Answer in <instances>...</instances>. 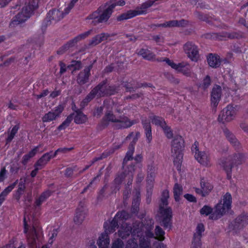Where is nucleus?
<instances>
[{
  "label": "nucleus",
  "instance_id": "dca6fc26",
  "mask_svg": "<svg viewBox=\"0 0 248 248\" xmlns=\"http://www.w3.org/2000/svg\"><path fill=\"white\" fill-rule=\"evenodd\" d=\"M198 146L199 143L195 141L191 147V150L193 153L195 152V157L199 163L203 165H206L208 161L207 155L205 153L200 152Z\"/></svg>",
  "mask_w": 248,
  "mask_h": 248
},
{
  "label": "nucleus",
  "instance_id": "a18cd8bd",
  "mask_svg": "<svg viewBox=\"0 0 248 248\" xmlns=\"http://www.w3.org/2000/svg\"><path fill=\"white\" fill-rule=\"evenodd\" d=\"M116 215H118V219L121 222V224L125 223L124 221L127 220L130 217V215L124 210L118 212Z\"/></svg>",
  "mask_w": 248,
  "mask_h": 248
},
{
  "label": "nucleus",
  "instance_id": "6ab92c4d",
  "mask_svg": "<svg viewBox=\"0 0 248 248\" xmlns=\"http://www.w3.org/2000/svg\"><path fill=\"white\" fill-rule=\"evenodd\" d=\"M222 95V89L220 86L215 85L211 93V103L216 108L220 100Z\"/></svg>",
  "mask_w": 248,
  "mask_h": 248
},
{
  "label": "nucleus",
  "instance_id": "a211bd4d",
  "mask_svg": "<svg viewBox=\"0 0 248 248\" xmlns=\"http://www.w3.org/2000/svg\"><path fill=\"white\" fill-rule=\"evenodd\" d=\"M134 81H131L129 82L128 81L124 82V87L125 88L126 92H133L136 89L141 87H150L155 88L152 84L150 83L143 82L140 83L137 82L136 85H134Z\"/></svg>",
  "mask_w": 248,
  "mask_h": 248
},
{
  "label": "nucleus",
  "instance_id": "1a4fd4ad",
  "mask_svg": "<svg viewBox=\"0 0 248 248\" xmlns=\"http://www.w3.org/2000/svg\"><path fill=\"white\" fill-rule=\"evenodd\" d=\"M248 224V213H243L229 224L230 230L237 232Z\"/></svg>",
  "mask_w": 248,
  "mask_h": 248
},
{
  "label": "nucleus",
  "instance_id": "9b49d317",
  "mask_svg": "<svg viewBox=\"0 0 248 248\" xmlns=\"http://www.w3.org/2000/svg\"><path fill=\"white\" fill-rule=\"evenodd\" d=\"M184 49L188 57L193 62H197L199 58L198 48L194 43L188 42L184 46Z\"/></svg>",
  "mask_w": 248,
  "mask_h": 248
},
{
  "label": "nucleus",
  "instance_id": "7ed1b4c3",
  "mask_svg": "<svg viewBox=\"0 0 248 248\" xmlns=\"http://www.w3.org/2000/svg\"><path fill=\"white\" fill-rule=\"evenodd\" d=\"M80 110V109H78L77 111L70 114L62 124L58 127V129L60 131L65 129L69 126L73 119L74 120V122L77 124L85 123L87 120V117L86 115L83 114Z\"/></svg>",
  "mask_w": 248,
  "mask_h": 248
},
{
  "label": "nucleus",
  "instance_id": "bf43d9fd",
  "mask_svg": "<svg viewBox=\"0 0 248 248\" xmlns=\"http://www.w3.org/2000/svg\"><path fill=\"white\" fill-rule=\"evenodd\" d=\"M201 237L193 236V240L192 242L193 248H200L201 246Z\"/></svg>",
  "mask_w": 248,
  "mask_h": 248
},
{
  "label": "nucleus",
  "instance_id": "e433bc0d",
  "mask_svg": "<svg viewBox=\"0 0 248 248\" xmlns=\"http://www.w3.org/2000/svg\"><path fill=\"white\" fill-rule=\"evenodd\" d=\"M203 180V179L201 180V186L203 190V197H205L211 192L213 186L209 183L205 182Z\"/></svg>",
  "mask_w": 248,
  "mask_h": 248
},
{
  "label": "nucleus",
  "instance_id": "58836bf2",
  "mask_svg": "<svg viewBox=\"0 0 248 248\" xmlns=\"http://www.w3.org/2000/svg\"><path fill=\"white\" fill-rule=\"evenodd\" d=\"M183 187L181 186L176 183L173 187V195L175 201L177 202L180 200V196L183 194Z\"/></svg>",
  "mask_w": 248,
  "mask_h": 248
},
{
  "label": "nucleus",
  "instance_id": "b1692460",
  "mask_svg": "<svg viewBox=\"0 0 248 248\" xmlns=\"http://www.w3.org/2000/svg\"><path fill=\"white\" fill-rule=\"evenodd\" d=\"M101 88V85H97L91 92L87 95L84 99L80 102V108H84L88 103L95 97L98 96V91Z\"/></svg>",
  "mask_w": 248,
  "mask_h": 248
},
{
  "label": "nucleus",
  "instance_id": "49530a36",
  "mask_svg": "<svg viewBox=\"0 0 248 248\" xmlns=\"http://www.w3.org/2000/svg\"><path fill=\"white\" fill-rule=\"evenodd\" d=\"M155 234L156 236V238L159 241H163L165 239V232L160 226H156L155 227Z\"/></svg>",
  "mask_w": 248,
  "mask_h": 248
},
{
  "label": "nucleus",
  "instance_id": "c03bdc74",
  "mask_svg": "<svg viewBox=\"0 0 248 248\" xmlns=\"http://www.w3.org/2000/svg\"><path fill=\"white\" fill-rule=\"evenodd\" d=\"M128 169V181L127 182V185L128 186L131 185L133 181V172L135 171V165L133 164L129 165L127 167Z\"/></svg>",
  "mask_w": 248,
  "mask_h": 248
},
{
  "label": "nucleus",
  "instance_id": "f3484780",
  "mask_svg": "<svg viewBox=\"0 0 248 248\" xmlns=\"http://www.w3.org/2000/svg\"><path fill=\"white\" fill-rule=\"evenodd\" d=\"M184 147V141L182 136H175L171 144V152L176 154V157L180 156L182 148Z\"/></svg>",
  "mask_w": 248,
  "mask_h": 248
},
{
  "label": "nucleus",
  "instance_id": "39448f33",
  "mask_svg": "<svg viewBox=\"0 0 248 248\" xmlns=\"http://www.w3.org/2000/svg\"><path fill=\"white\" fill-rule=\"evenodd\" d=\"M92 31V30H90L75 37L73 39L69 40L66 44L60 47L57 50V53L58 55L63 54L70 48L76 46L78 42L87 38L91 34Z\"/></svg>",
  "mask_w": 248,
  "mask_h": 248
},
{
  "label": "nucleus",
  "instance_id": "338daca9",
  "mask_svg": "<svg viewBox=\"0 0 248 248\" xmlns=\"http://www.w3.org/2000/svg\"><path fill=\"white\" fill-rule=\"evenodd\" d=\"M177 20H172L164 22L165 28L176 27Z\"/></svg>",
  "mask_w": 248,
  "mask_h": 248
},
{
  "label": "nucleus",
  "instance_id": "6e6552de",
  "mask_svg": "<svg viewBox=\"0 0 248 248\" xmlns=\"http://www.w3.org/2000/svg\"><path fill=\"white\" fill-rule=\"evenodd\" d=\"M107 79L103 80L98 85H101V88L98 91V96L102 97L114 95L119 91V86L111 85L107 86Z\"/></svg>",
  "mask_w": 248,
  "mask_h": 248
},
{
  "label": "nucleus",
  "instance_id": "37998d69",
  "mask_svg": "<svg viewBox=\"0 0 248 248\" xmlns=\"http://www.w3.org/2000/svg\"><path fill=\"white\" fill-rule=\"evenodd\" d=\"M51 194V192L49 190L43 192L40 196L36 200L35 206H39L41 204L45 202L47 198H48Z\"/></svg>",
  "mask_w": 248,
  "mask_h": 248
},
{
  "label": "nucleus",
  "instance_id": "8fccbe9b",
  "mask_svg": "<svg viewBox=\"0 0 248 248\" xmlns=\"http://www.w3.org/2000/svg\"><path fill=\"white\" fill-rule=\"evenodd\" d=\"M82 66L81 62L80 61L72 60L68 68H73V70H78L81 69Z\"/></svg>",
  "mask_w": 248,
  "mask_h": 248
},
{
  "label": "nucleus",
  "instance_id": "72a5a7b5",
  "mask_svg": "<svg viewBox=\"0 0 248 248\" xmlns=\"http://www.w3.org/2000/svg\"><path fill=\"white\" fill-rule=\"evenodd\" d=\"M62 111H58V109H55L54 111H49L46 113L42 118L43 122H49L55 120L59 117Z\"/></svg>",
  "mask_w": 248,
  "mask_h": 248
},
{
  "label": "nucleus",
  "instance_id": "4d7b16f0",
  "mask_svg": "<svg viewBox=\"0 0 248 248\" xmlns=\"http://www.w3.org/2000/svg\"><path fill=\"white\" fill-rule=\"evenodd\" d=\"M204 231V225L202 223L199 224L196 228V232L194 234V236L197 237H202V233Z\"/></svg>",
  "mask_w": 248,
  "mask_h": 248
},
{
  "label": "nucleus",
  "instance_id": "f704fd0d",
  "mask_svg": "<svg viewBox=\"0 0 248 248\" xmlns=\"http://www.w3.org/2000/svg\"><path fill=\"white\" fill-rule=\"evenodd\" d=\"M138 54L141 56L144 59L148 61H153L155 57V55L153 52L145 48L140 49Z\"/></svg>",
  "mask_w": 248,
  "mask_h": 248
},
{
  "label": "nucleus",
  "instance_id": "052dcab7",
  "mask_svg": "<svg viewBox=\"0 0 248 248\" xmlns=\"http://www.w3.org/2000/svg\"><path fill=\"white\" fill-rule=\"evenodd\" d=\"M17 181L12 184V185L9 186L7 187L1 193L4 195V196H6L15 187Z\"/></svg>",
  "mask_w": 248,
  "mask_h": 248
},
{
  "label": "nucleus",
  "instance_id": "2eb2a0df",
  "mask_svg": "<svg viewBox=\"0 0 248 248\" xmlns=\"http://www.w3.org/2000/svg\"><path fill=\"white\" fill-rule=\"evenodd\" d=\"M93 66V64H90L86 67L83 70L80 71L78 74L77 81L79 85H84L89 81V77L91 76V70Z\"/></svg>",
  "mask_w": 248,
  "mask_h": 248
},
{
  "label": "nucleus",
  "instance_id": "0eeeda50",
  "mask_svg": "<svg viewBox=\"0 0 248 248\" xmlns=\"http://www.w3.org/2000/svg\"><path fill=\"white\" fill-rule=\"evenodd\" d=\"M104 118L107 119L108 121L119 123V124L116 125L117 128H128L132 126L135 123L134 122H131L126 117L120 116L116 118L110 111L106 113Z\"/></svg>",
  "mask_w": 248,
  "mask_h": 248
},
{
  "label": "nucleus",
  "instance_id": "2f4dec72",
  "mask_svg": "<svg viewBox=\"0 0 248 248\" xmlns=\"http://www.w3.org/2000/svg\"><path fill=\"white\" fill-rule=\"evenodd\" d=\"M141 123L144 129L146 140L148 143H150L152 139V130L150 123L147 120L146 118H142Z\"/></svg>",
  "mask_w": 248,
  "mask_h": 248
},
{
  "label": "nucleus",
  "instance_id": "aec40b11",
  "mask_svg": "<svg viewBox=\"0 0 248 248\" xmlns=\"http://www.w3.org/2000/svg\"><path fill=\"white\" fill-rule=\"evenodd\" d=\"M229 209L220 202L216 205L214 212L209 216V218L210 219L217 220L220 218Z\"/></svg>",
  "mask_w": 248,
  "mask_h": 248
},
{
  "label": "nucleus",
  "instance_id": "e2e57ef3",
  "mask_svg": "<svg viewBox=\"0 0 248 248\" xmlns=\"http://www.w3.org/2000/svg\"><path fill=\"white\" fill-rule=\"evenodd\" d=\"M140 198L138 195L133 200L132 202V208L134 212L137 211L140 205Z\"/></svg>",
  "mask_w": 248,
  "mask_h": 248
},
{
  "label": "nucleus",
  "instance_id": "cd10ccee",
  "mask_svg": "<svg viewBox=\"0 0 248 248\" xmlns=\"http://www.w3.org/2000/svg\"><path fill=\"white\" fill-rule=\"evenodd\" d=\"M118 215H116L113 219L111 220L109 224L105 222L104 224V227L105 229V231L107 232L112 233L113 232L116 228H118L119 224H121V222L118 219Z\"/></svg>",
  "mask_w": 248,
  "mask_h": 248
},
{
  "label": "nucleus",
  "instance_id": "f257e3e1",
  "mask_svg": "<svg viewBox=\"0 0 248 248\" xmlns=\"http://www.w3.org/2000/svg\"><path fill=\"white\" fill-rule=\"evenodd\" d=\"M169 198V191L164 190L161 194L157 215L161 223V225L164 229H171L172 227V212L171 208L167 207L168 205V199Z\"/></svg>",
  "mask_w": 248,
  "mask_h": 248
},
{
  "label": "nucleus",
  "instance_id": "ddd939ff",
  "mask_svg": "<svg viewBox=\"0 0 248 248\" xmlns=\"http://www.w3.org/2000/svg\"><path fill=\"white\" fill-rule=\"evenodd\" d=\"M36 225H33L27 235L28 244L30 248H34L36 244V240H39L41 229Z\"/></svg>",
  "mask_w": 248,
  "mask_h": 248
},
{
  "label": "nucleus",
  "instance_id": "5701e85b",
  "mask_svg": "<svg viewBox=\"0 0 248 248\" xmlns=\"http://www.w3.org/2000/svg\"><path fill=\"white\" fill-rule=\"evenodd\" d=\"M236 114V109H222L218 115L219 122L224 123L232 120Z\"/></svg>",
  "mask_w": 248,
  "mask_h": 248
},
{
  "label": "nucleus",
  "instance_id": "6e6d98bb",
  "mask_svg": "<svg viewBox=\"0 0 248 248\" xmlns=\"http://www.w3.org/2000/svg\"><path fill=\"white\" fill-rule=\"evenodd\" d=\"M161 128L163 129L166 136L168 139H171L172 138V132L171 130L170 127L168 126L166 124H165V125L162 126Z\"/></svg>",
  "mask_w": 248,
  "mask_h": 248
},
{
  "label": "nucleus",
  "instance_id": "9d476101",
  "mask_svg": "<svg viewBox=\"0 0 248 248\" xmlns=\"http://www.w3.org/2000/svg\"><path fill=\"white\" fill-rule=\"evenodd\" d=\"M64 17L63 12L59 10L52 9L50 10L47 14L46 18L45 19L42 24V30H45L47 26L50 24L52 20L55 21H60Z\"/></svg>",
  "mask_w": 248,
  "mask_h": 248
},
{
  "label": "nucleus",
  "instance_id": "c9c22d12",
  "mask_svg": "<svg viewBox=\"0 0 248 248\" xmlns=\"http://www.w3.org/2000/svg\"><path fill=\"white\" fill-rule=\"evenodd\" d=\"M20 180V182L19 184L18 188L15 195V199L18 202L19 201L21 195L23 194L25 189V182L26 181V179L25 178H21Z\"/></svg>",
  "mask_w": 248,
  "mask_h": 248
},
{
  "label": "nucleus",
  "instance_id": "4c0bfd02",
  "mask_svg": "<svg viewBox=\"0 0 248 248\" xmlns=\"http://www.w3.org/2000/svg\"><path fill=\"white\" fill-rule=\"evenodd\" d=\"M97 244L99 248H108L109 239L108 238V235L102 234L99 237Z\"/></svg>",
  "mask_w": 248,
  "mask_h": 248
},
{
  "label": "nucleus",
  "instance_id": "7c9ffc66",
  "mask_svg": "<svg viewBox=\"0 0 248 248\" xmlns=\"http://www.w3.org/2000/svg\"><path fill=\"white\" fill-rule=\"evenodd\" d=\"M86 215V211L82 206L78 208L74 218V222L77 224H80L84 220Z\"/></svg>",
  "mask_w": 248,
  "mask_h": 248
},
{
  "label": "nucleus",
  "instance_id": "c85d7f7f",
  "mask_svg": "<svg viewBox=\"0 0 248 248\" xmlns=\"http://www.w3.org/2000/svg\"><path fill=\"white\" fill-rule=\"evenodd\" d=\"M223 132L228 140L234 147L235 149L236 150L239 149L240 143L235 136L227 128L224 129Z\"/></svg>",
  "mask_w": 248,
  "mask_h": 248
},
{
  "label": "nucleus",
  "instance_id": "f8f14e48",
  "mask_svg": "<svg viewBox=\"0 0 248 248\" xmlns=\"http://www.w3.org/2000/svg\"><path fill=\"white\" fill-rule=\"evenodd\" d=\"M106 9L102 11L101 6L99 7L95 11L89 15L87 19L93 20V22L94 23H102L107 22L110 17L109 15L106 16H104Z\"/></svg>",
  "mask_w": 248,
  "mask_h": 248
},
{
  "label": "nucleus",
  "instance_id": "473e14b6",
  "mask_svg": "<svg viewBox=\"0 0 248 248\" xmlns=\"http://www.w3.org/2000/svg\"><path fill=\"white\" fill-rule=\"evenodd\" d=\"M127 174L125 171L122 172H118L113 181V184L114 185V191L116 192L119 191L120 188V185L122 183L123 180L126 177Z\"/></svg>",
  "mask_w": 248,
  "mask_h": 248
},
{
  "label": "nucleus",
  "instance_id": "603ef678",
  "mask_svg": "<svg viewBox=\"0 0 248 248\" xmlns=\"http://www.w3.org/2000/svg\"><path fill=\"white\" fill-rule=\"evenodd\" d=\"M18 128L19 127L17 125H15V126H14V127L12 128L10 134L9 135L8 138L6 139V143H9L12 141V140L14 138L15 135L17 133Z\"/></svg>",
  "mask_w": 248,
  "mask_h": 248
},
{
  "label": "nucleus",
  "instance_id": "5fc2aeb1",
  "mask_svg": "<svg viewBox=\"0 0 248 248\" xmlns=\"http://www.w3.org/2000/svg\"><path fill=\"white\" fill-rule=\"evenodd\" d=\"M196 15L197 17L202 21H205L206 23H209L210 22V17L206 14H204L201 12H197Z\"/></svg>",
  "mask_w": 248,
  "mask_h": 248
},
{
  "label": "nucleus",
  "instance_id": "0e129e2a",
  "mask_svg": "<svg viewBox=\"0 0 248 248\" xmlns=\"http://www.w3.org/2000/svg\"><path fill=\"white\" fill-rule=\"evenodd\" d=\"M73 149V148H60L58 149L54 153L53 156L55 157L59 153H65Z\"/></svg>",
  "mask_w": 248,
  "mask_h": 248
},
{
  "label": "nucleus",
  "instance_id": "ea45409f",
  "mask_svg": "<svg viewBox=\"0 0 248 248\" xmlns=\"http://www.w3.org/2000/svg\"><path fill=\"white\" fill-rule=\"evenodd\" d=\"M38 2L39 0H29L28 4L24 7L27 8V10L32 14L33 11L38 8Z\"/></svg>",
  "mask_w": 248,
  "mask_h": 248
},
{
  "label": "nucleus",
  "instance_id": "412c9836",
  "mask_svg": "<svg viewBox=\"0 0 248 248\" xmlns=\"http://www.w3.org/2000/svg\"><path fill=\"white\" fill-rule=\"evenodd\" d=\"M172 68L175 69L177 72L181 73L186 77L191 76V69L189 64L185 62H179L178 64L174 63V65L172 66Z\"/></svg>",
  "mask_w": 248,
  "mask_h": 248
},
{
  "label": "nucleus",
  "instance_id": "f03ea898",
  "mask_svg": "<svg viewBox=\"0 0 248 248\" xmlns=\"http://www.w3.org/2000/svg\"><path fill=\"white\" fill-rule=\"evenodd\" d=\"M245 161L244 154L240 153H235L228 156L226 158L221 160L220 165L223 167L227 174V178L230 180L232 178V170L233 166H238L243 163Z\"/></svg>",
  "mask_w": 248,
  "mask_h": 248
},
{
  "label": "nucleus",
  "instance_id": "c756f323",
  "mask_svg": "<svg viewBox=\"0 0 248 248\" xmlns=\"http://www.w3.org/2000/svg\"><path fill=\"white\" fill-rule=\"evenodd\" d=\"M55 157L53 156L52 151L46 153L43 155L42 157L35 163V166H38L42 169L50 160L51 158Z\"/></svg>",
  "mask_w": 248,
  "mask_h": 248
},
{
  "label": "nucleus",
  "instance_id": "4be33fe9",
  "mask_svg": "<svg viewBox=\"0 0 248 248\" xmlns=\"http://www.w3.org/2000/svg\"><path fill=\"white\" fill-rule=\"evenodd\" d=\"M125 4V1L124 0H110L105 4V5H108V7L106 8L104 16H108L109 15L111 16L116 6H123Z\"/></svg>",
  "mask_w": 248,
  "mask_h": 248
},
{
  "label": "nucleus",
  "instance_id": "de8ad7c7",
  "mask_svg": "<svg viewBox=\"0 0 248 248\" xmlns=\"http://www.w3.org/2000/svg\"><path fill=\"white\" fill-rule=\"evenodd\" d=\"M200 212L202 215L205 216H210L214 212V210L208 205H204L200 209Z\"/></svg>",
  "mask_w": 248,
  "mask_h": 248
},
{
  "label": "nucleus",
  "instance_id": "4468645a",
  "mask_svg": "<svg viewBox=\"0 0 248 248\" xmlns=\"http://www.w3.org/2000/svg\"><path fill=\"white\" fill-rule=\"evenodd\" d=\"M32 14L27 10V8L23 7L21 11L18 13L12 20L10 25L14 26L24 22Z\"/></svg>",
  "mask_w": 248,
  "mask_h": 248
},
{
  "label": "nucleus",
  "instance_id": "3c124183",
  "mask_svg": "<svg viewBox=\"0 0 248 248\" xmlns=\"http://www.w3.org/2000/svg\"><path fill=\"white\" fill-rule=\"evenodd\" d=\"M211 84V79L209 75L206 76L203 78L201 87L203 89H207Z\"/></svg>",
  "mask_w": 248,
  "mask_h": 248
},
{
  "label": "nucleus",
  "instance_id": "13d9d810",
  "mask_svg": "<svg viewBox=\"0 0 248 248\" xmlns=\"http://www.w3.org/2000/svg\"><path fill=\"white\" fill-rule=\"evenodd\" d=\"M126 248H138V245L137 240L133 238L127 241Z\"/></svg>",
  "mask_w": 248,
  "mask_h": 248
},
{
  "label": "nucleus",
  "instance_id": "a19ab883",
  "mask_svg": "<svg viewBox=\"0 0 248 248\" xmlns=\"http://www.w3.org/2000/svg\"><path fill=\"white\" fill-rule=\"evenodd\" d=\"M149 118L153 124L160 126L161 127L165 125L166 124L164 119L159 116L152 115Z\"/></svg>",
  "mask_w": 248,
  "mask_h": 248
},
{
  "label": "nucleus",
  "instance_id": "09e8293b",
  "mask_svg": "<svg viewBox=\"0 0 248 248\" xmlns=\"http://www.w3.org/2000/svg\"><path fill=\"white\" fill-rule=\"evenodd\" d=\"M223 203L227 208H230L232 203V196L229 193H226L223 197Z\"/></svg>",
  "mask_w": 248,
  "mask_h": 248
},
{
  "label": "nucleus",
  "instance_id": "69168bd1",
  "mask_svg": "<svg viewBox=\"0 0 248 248\" xmlns=\"http://www.w3.org/2000/svg\"><path fill=\"white\" fill-rule=\"evenodd\" d=\"M123 242L120 239H117L112 244L111 248H123Z\"/></svg>",
  "mask_w": 248,
  "mask_h": 248
},
{
  "label": "nucleus",
  "instance_id": "423d86ee",
  "mask_svg": "<svg viewBox=\"0 0 248 248\" xmlns=\"http://www.w3.org/2000/svg\"><path fill=\"white\" fill-rule=\"evenodd\" d=\"M140 223H134L133 228L130 224L127 223L121 224V227L120 230L118 231L119 236L122 239H125L130 235V234L134 236L136 233L137 236H139L140 233V230L139 228Z\"/></svg>",
  "mask_w": 248,
  "mask_h": 248
},
{
  "label": "nucleus",
  "instance_id": "a878e982",
  "mask_svg": "<svg viewBox=\"0 0 248 248\" xmlns=\"http://www.w3.org/2000/svg\"><path fill=\"white\" fill-rule=\"evenodd\" d=\"M207 61L209 65L214 68L219 67L221 60L217 54L210 53L207 57Z\"/></svg>",
  "mask_w": 248,
  "mask_h": 248
},
{
  "label": "nucleus",
  "instance_id": "680f3d73",
  "mask_svg": "<svg viewBox=\"0 0 248 248\" xmlns=\"http://www.w3.org/2000/svg\"><path fill=\"white\" fill-rule=\"evenodd\" d=\"M148 177L150 175L151 178H153L155 176L156 169L155 166L152 165L148 166Z\"/></svg>",
  "mask_w": 248,
  "mask_h": 248
},
{
  "label": "nucleus",
  "instance_id": "774afa93",
  "mask_svg": "<svg viewBox=\"0 0 248 248\" xmlns=\"http://www.w3.org/2000/svg\"><path fill=\"white\" fill-rule=\"evenodd\" d=\"M32 201V194L31 192L27 193L25 198V203L27 206H30V203Z\"/></svg>",
  "mask_w": 248,
  "mask_h": 248
},
{
  "label": "nucleus",
  "instance_id": "393cba45",
  "mask_svg": "<svg viewBox=\"0 0 248 248\" xmlns=\"http://www.w3.org/2000/svg\"><path fill=\"white\" fill-rule=\"evenodd\" d=\"M137 137H134L132 141L130 143L128 147V150L123 160L122 169H124L125 165H126L127 162L133 159V155L134 152V146L138 140Z\"/></svg>",
  "mask_w": 248,
  "mask_h": 248
},
{
  "label": "nucleus",
  "instance_id": "bb28decb",
  "mask_svg": "<svg viewBox=\"0 0 248 248\" xmlns=\"http://www.w3.org/2000/svg\"><path fill=\"white\" fill-rule=\"evenodd\" d=\"M109 37L110 35L108 33L103 32L97 34L90 40L88 45L89 46H96L102 41L107 40Z\"/></svg>",
  "mask_w": 248,
  "mask_h": 248
},
{
  "label": "nucleus",
  "instance_id": "79ce46f5",
  "mask_svg": "<svg viewBox=\"0 0 248 248\" xmlns=\"http://www.w3.org/2000/svg\"><path fill=\"white\" fill-rule=\"evenodd\" d=\"M37 147L33 149L28 154L23 156L22 160L21 161V163L23 165H26L30 160V159L36 155L37 151Z\"/></svg>",
  "mask_w": 248,
  "mask_h": 248
},
{
  "label": "nucleus",
  "instance_id": "864d4df0",
  "mask_svg": "<svg viewBox=\"0 0 248 248\" xmlns=\"http://www.w3.org/2000/svg\"><path fill=\"white\" fill-rule=\"evenodd\" d=\"M153 61H157L158 62H165L166 63L171 67L172 66L174 65V62L173 61L170 60L168 58H164V57H159L157 59L155 58Z\"/></svg>",
  "mask_w": 248,
  "mask_h": 248
},
{
  "label": "nucleus",
  "instance_id": "20e7f679",
  "mask_svg": "<svg viewBox=\"0 0 248 248\" xmlns=\"http://www.w3.org/2000/svg\"><path fill=\"white\" fill-rule=\"evenodd\" d=\"M205 37L215 40L222 41L226 40L227 38L230 39H240L243 38L242 33L240 32L222 31L219 33L212 32L205 34Z\"/></svg>",
  "mask_w": 248,
  "mask_h": 248
}]
</instances>
